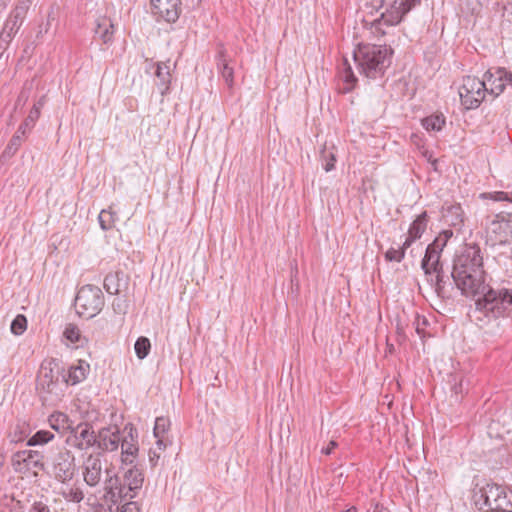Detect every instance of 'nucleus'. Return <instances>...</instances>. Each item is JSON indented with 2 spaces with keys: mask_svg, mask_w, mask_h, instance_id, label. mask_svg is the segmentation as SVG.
I'll return each instance as SVG.
<instances>
[{
  "mask_svg": "<svg viewBox=\"0 0 512 512\" xmlns=\"http://www.w3.org/2000/svg\"><path fill=\"white\" fill-rule=\"evenodd\" d=\"M441 250L434 248L430 245L427 246L425 255L421 262V268L423 269L425 275H431L432 271H437V269L442 268V264L440 263Z\"/></svg>",
  "mask_w": 512,
  "mask_h": 512,
  "instance_id": "6ab92c4d",
  "label": "nucleus"
},
{
  "mask_svg": "<svg viewBox=\"0 0 512 512\" xmlns=\"http://www.w3.org/2000/svg\"><path fill=\"white\" fill-rule=\"evenodd\" d=\"M445 117L443 114H436L431 115L422 120V126L427 131H435L438 132L442 130L443 126L445 125Z\"/></svg>",
  "mask_w": 512,
  "mask_h": 512,
  "instance_id": "2f4dec72",
  "label": "nucleus"
},
{
  "mask_svg": "<svg viewBox=\"0 0 512 512\" xmlns=\"http://www.w3.org/2000/svg\"><path fill=\"white\" fill-rule=\"evenodd\" d=\"M121 441L120 430L117 426L101 428L97 433V446L102 451L113 452L119 447Z\"/></svg>",
  "mask_w": 512,
  "mask_h": 512,
  "instance_id": "f8f14e48",
  "label": "nucleus"
},
{
  "mask_svg": "<svg viewBox=\"0 0 512 512\" xmlns=\"http://www.w3.org/2000/svg\"><path fill=\"white\" fill-rule=\"evenodd\" d=\"M52 475L61 483H67L73 479L76 471L75 456L70 450L59 451L52 459Z\"/></svg>",
  "mask_w": 512,
  "mask_h": 512,
  "instance_id": "6e6552de",
  "label": "nucleus"
},
{
  "mask_svg": "<svg viewBox=\"0 0 512 512\" xmlns=\"http://www.w3.org/2000/svg\"><path fill=\"white\" fill-rule=\"evenodd\" d=\"M36 121L29 120V116L25 119V121L19 126L18 132H21L22 135L26 134L27 129H31Z\"/></svg>",
  "mask_w": 512,
  "mask_h": 512,
  "instance_id": "8fccbe9b",
  "label": "nucleus"
},
{
  "mask_svg": "<svg viewBox=\"0 0 512 512\" xmlns=\"http://www.w3.org/2000/svg\"><path fill=\"white\" fill-rule=\"evenodd\" d=\"M104 306L102 290L94 285L80 288L75 298V307L81 317L90 319L100 313Z\"/></svg>",
  "mask_w": 512,
  "mask_h": 512,
  "instance_id": "20e7f679",
  "label": "nucleus"
},
{
  "mask_svg": "<svg viewBox=\"0 0 512 512\" xmlns=\"http://www.w3.org/2000/svg\"><path fill=\"white\" fill-rule=\"evenodd\" d=\"M75 439H82L85 444L95 445L97 443V434L92 430L91 426L87 423L79 424L75 430Z\"/></svg>",
  "mask_w": 512,
  "mask_h": 512,
  "instance_id": "a878e982",
  "label": "nucleus"
},
{
  "mask_svg": "<svg viewBox=\"0 0 512 512\" xmlns=\"http://www.w3.org/2000/svg\"><path fill=\"white\" fill-rule=\"evenodd\" d=\"M24 20L14 18L13 14H10L6 20L3 30L0 34V41L8 44L13 36L18 32Z\"/></svg>",
  "mask_w": 512,
  "mask_h": 512,
  "instance_id": "5701e85b",
  "label": "nucleus"
},
{
  "mask_svg": "<svg viewBox=\"0 0 512 512\" xmlns=\"http://www.w3.org/2000/svg\"><path fill=\"white\" fill-rule=\"evenodd\" d=\"M93 445L85 444V441L82 439L76 440L74 443V447H76L79 450H87L88 448L92 447Z\"/></svg>",
  "mask_w": 512,
  "mask_h": 512,
  "instance_id": "6e6d98bb",
  "label": "nucleus"
},
{
  "mask_svg": "<svg viewBox=\"0 0 512 512\" xmlns=\"http://www.w3.org/2000/svg\"><path fill=\"white\" fill-rule=\"evenodd\" d=\"M119 512H140V507L135 501H127L121 505Z\"/></svg>",
  "mask_w": 512,
  "mask_h": 512,
  "instance_id": "49530a36",
  "label": "nucleus"
},
{
  "mask_svg": "<svg viewBox=\"0 0 512 512\" xmlns=\"http://www.w3.org/2000/svg\"><path fill=\"white\" fill-rule=\"evenodd\" d=\"M157 438V441H156V448L157 450L159 451H164L166 446H167V443L165 441V438L164 436H159V437H156Z\"/></svg>",
  "mask_w": 512,
  "mask_h": 512,
  "instance_id": "5fc2aeb1",
  "label": "nucleus"
},
{
  "mask_svg": "<svg viewBox=\"0 0 512 512\" xmlns=\"http://www.w3.org/2000/svg\"><path fill=\"white\" fill-rule=\"evenodd\" d=\"M337 445H338V444H337V442H336V441L331 440V441L329 442V444H328V446H327V447L322 448L321 452H322L323 454H325V455H330V454L332 453L333 449L337 447Z\"/></svg>",
  "mask_w": 512,
  "mask_h": 512,
  "instance_id": "864d4df0",
  "label": "nucleus"
},
{
  "mask_svg": "<svg viewBox=\"0 0 512 512\" xmlns=\"http://www.w3.org/2000/svg\"><path fill=\"white\" fill-rule=\"evenodd\" d=\"M63 335L68 341L76 344L77 347H83L88 343L87 338L81 334L78 326L73 323L66 325Z\"/></svg>",
  "mask_w": 512,
  "mask_h": 512,
  "instance_id": "393cba45",
  "label": "nucleus"
},
{
  "mask_svg": "<svg viewBox=\"0 0 512 512\" xmlns=\"http://www.w3.org/2000/svg\"><path fill=\"white\" fill-rule=\"evenodd\" d=\"M160 454H161V451L153 448V449H150L149 451V462L151 463L152 466H156L159 459H160Z\"/></svg>",
  "mask_w": 512,
  "mask_h": 512,
  "instance_id": "de8ad7c7",
  "label": "nucleus"
},
{
  "mask_svg": "<svg viewBox=\"0 0 512 512\" xmlns=\"http://www.w3.org/2000/svg\"><path fill=\"white\" fill-rule=\"evenodd\" d=\"M450 210H451V212H454L457 215V218L460 217V213H459L461 210L460 206H452Z\"/></svg>",
  "mask_w": 512,
  "mask_h": 512,
  "instance_id": "680f3d73",
  "label": "nucleus"
},
{
  "mask_svg": "<svg viewBox=\"0 0 512 512\" xmlns=\"http://www.w3.org/2000/svg\"><path fill=\"white\" fill-rule=\"evenodd\" d=\"M218 69L222 74L223 79L226 84L231 87L233 84V68L229 66L227 59L224 57L223 53H220L218 59Z\"/></svg>",
  "mask_w": 512,
  "mask_h": 512,
  "instance_id": "72a5a7b5",
  "label": "nucleus"
},
{
  "mask_svg": "<svg viewBox=\"0 0 512 512\" xmlns=\"http://www.w3.org/2000/svg\"><path fill=\"white\" fill-rule=\"evenodd\" d=\"M61 495L66 501L80 503L84 499L83 491L76 486L66 487L61 491Z\"/></svg>",
  "mask_w": 512,
  "mask_h": 512,
  "instance_id": "f704fd0d",
  "label": "nucleus"
},
{
  "mask_svg": "<svg viewBox=\"0 0 512 512\" xmlns=\"http://www.w3.org/2000/svg\"><path fill=\"white\" fill-rule=\"evenodd\" d=\"M90 365L85 360H78L76 364L70 366L68 370L66 383L76 385L86 379Z\"/></svg>",
  "mask_w": 512,
  "mask_h": 512,
  "instance_id": "aec40b11",
  "label": "nucleus"
},
{
  "mask_svg": "<svg viewBox=\"0 0 512 512\" xmlns=\"http://www.w3.org/2000/svg\"><path fill=\"white\" fill-rule=\"evenodd\" d=\"M338 76L343 82L340 92L344 94L351 92L357 83V78L346 58H343L342 63L339 65Z\"/></svg>",
  "mask_w": 512,
  "mask_h": 512,
  "instance_id": "f3484780",
  "label": "nucleus"
},
{
  "mask_svg": "<svg viewBox=\"0 0 512 512\" xmlns=\"http://www.w3.org/2000/svg\"><path fill=\"white\" fill-rule=\"evenodd\" d=\"M323 159V168L326 172L331 171L334 168L336 158L333 153L327 152L325 149L321 152Z\"/></svg>",
  "mask_w": 512,
  "mask_h": 512,
  "instance_id": "79ce46f5",
  "label": "nucleus"
},
{
  "mask_svg": "<svg viewBox=\"0 0 512 512\" xmlns=\"http://www.w3.org/2000/svg\"><path fill=\"white\" fill-rule=\"evenodd\" d=\"M21 145V138L18 137V135H14L9 144L7 145L4 155H13L18 150L19 146Z\"/></svg>",
  "mask_w": 512,
  "mask_h": 512,
  "instance_id": "37998d69",
  "label": "nucleus"
},
{
  "mask_svg": "<svg viewBox=\"0 0 512 512\" xmlns=\"http://www.w3.org/2000/svg\"><path fill=\"white\" fill-rule=\"evenodd\" d=\"M416 332L419 334V335H422L423 333V330L424 328L422 326H426L427 324V320L425 318H423L421 321H420V318L417 317L416 318Z\"/></svg>",
  "mask_w": 512,
  "mask_h": 512,
  "instance_id": "603ef678",
  "label": "nucleus"
},
{
  "mask_svg": "<svg viewBox=\"0 0 512 512\" xmlns=\"http://www.w3.org/2000/svg\"><path fill=\"white\" fill-rule=\"evenodd\" d=\"M29 8L30 6L19 1L14 10L11 12V14L14 15V18L24 20Z\"/></svg>",
  "mask_w": 512,
  "mask_h": 512,
  "instance_id": "c03bdc74",
  "label": "nucleus"
},
{
  "mask_svg": "<svg viewBox=\"0 0 512 512\" xmlns=\"http://www.w3.org/2000/svg\"><path fill=\"white\" fill-rule=\"evenodd\" d=\"M129 428L128 436L121 439V450H122V461L124 463H132L133 459L135 458L137 452H138V445H137V431L132 427V425H126L125 430Z\"/></svg>",
  "mask_w": 512,
  "mask_h": 512,
  "instance_id": "dca6fc26",
  "label": "nucleus"
},
{
  "mask_svg": "<svg viewBox=\"0 0 512 512\" xmlns=\"http://www.w3.org/2000/svg\"><path fill=\"white\" fill-rule=\"evenodd\" d=\"M150 340L146 337H139L134 345L135 353L139 359H144L150 352Z\"/></svg>",
  "mask_w": 512,
  "mask_h": 512,
  "instance_id": "c9c22d12",
  "label": "nucleus"
},
{
  "mask_svg": "<svg viewBox=\"0 0 512 512\" xmlns=\"http://www.w3.org/2000/svg\"><path fill=\"white\" fill-rule=\"evenodd\" d=\"M488 91L485 83L477 77L467 76L463 79V83L459 89V95L462 105L466 109H475L485 98Z\"/></svg>",
  "mask_w": 512,
  "mask_h": 512,
  "instance_id": "423d86ee",
  "label": "nucleus"
},
{
  "mask_svg": "<svg viewBox=\"0 0 512 512\" xmlns=\"http://www.w3.org/2000/svg\"><path fill=\"white\" fill-rule=\"evenodd\" d=\"M153 12L167 22H175L180 14V0H150Z\"/></svg>",
  "mask_w": 512,
  "mask_h": 512,
  "instance_id": "ddd939ff",
  "label": "nucleus"
},
{
  "mask_svg": "<svg viewBox=\"0 0 512 512\" xmlns=\"http://www.w3.org/2000/svg\"><path fill=\"white\" fill-rule=\"evenodd\" d=\"M420 4L421 0H387L386 10L381 17L388 25H398L410 11Z\"/></svg>",
  "mask_w": 512,
  "mask_h": 512,
  "instance_id": "1a4fd4ad",
  "label": "nucleus"
},
{
  "mask_svg": "<svg viewBox=\"0 0 512 512\" xmlns=\"http://www.w3.org/2000/svg\"><path fill=\"white\" fill-rule=\"evenodd\" d=\"M24 438H26V434H25V432L21 431L20 436H17V434L15 433L14 436L12 437L11 441L19 442V441H22Z\"/></svg>",
  "mask_w": 512,
  "mask_h": 512,
  "instance_id": "bf43d9fd",
  "label": "nucleus"
},
{
  "mask_svg": "<svg viewBox=\"0 0 512 512\" xmlns=\"http://www.w3.org/2000/svg\"><path fill=\"white\" fill-rule=\"evenodd\" d=\"M428 222V216L426 212L421 213L417 218L411 223L408 236L404 241V248H408L411 244L420 239L424 231L426 230Z\"/></svg>",
  "mask_w": 512,
  "mask_h": 512,
  "instance_id": "a211bd4d",
  "label": "nucleus"
},
{
  "mask_svg": "<svg viewBox=\"0 0 512 512\" xmlns=\"http://www.w3.org/2000/svg\"><path fill=\"white\" fill-rule=\"evenodd\" d=\"M122 481L128 486V490L140 491L144 482V474L137 467H131L124 472Z\"/></svg>",
  "mask_w": 512,
  "mask_h": 512,
  "instance_id": "4be33fe9",
  "label": "nucleus"
},
{
  "mask_svg": "<svg viewBox=\"0 0 512 512\" xmlns=\"http://www.w3.org/2000/svg\"><path fill=\"white\" fill-rule=\"evenodd\" d=\"M387 0H369L366 5L370 6L371 10L378 11L384 7Z\"/></svg>",
  "mask_w": 512,
  "mask_h": 512,
  "instance_id": "09e8293b",
  "label": "nucleus"
},
{
  "mask_svg": "<svg viewBox=\"0 0 512 512\" xmlns=\"http://www.w3.org/2000/svg\"><path fill=\"white\" fill-rule=\"evenodd\" d=\"M123 273H110L104 279V288L109 294L115 295L120 292L121 281L123 280Z\"/></svg>",
  "mask_w": 512,
  "mask_h": 512,
  "instance_id": "c756f323",
  "label": "nucleus"
},
{
  "mask_svg": "<svg viewBox=\"0 0 512 512\" xmlns=\"http://www.w3.org/2000/svg\"><path fill=\"white\" fill-rule=\"evenodd\" d=\"M104 499L110 501L113 505L120 504L123 501L131 500L138 495L136 490H128L125 482L118 477H110L105 481Z\"/></svg>",
  "mask_w": 512,
  "mask_h": 512,
  "instance_id": "9d476101",
  "label": "nucleus"
},
{
  "mask_svg": "<svg viewBox=\"0 0 512 512\" xmlns=\"http://www.w3.org/2000/svg\"><path fill=\"white\" fill-rule=\"evenodd\" d=\"M392 50L387 46L365 44L360 45L353 53L354 61L361 74L367 78L381 77L391 63Z\"/></svg>",
  "mask_w": 512,
  "mask_h": 512,
  "instance_id": "f03ea898",
  "label": "nucleus"
},
{
  "mask_svg": "<svg viewBox=\"0 0 512 512\" xmlns=\"http://www.w3.org/2000/svg\"><path fill=\"white\" fill-rule=\"evenodd\" d=\"M43 454L37 450H20L12 454L11 466L13 470L22 475H37L44 470Z\"/></svg>",
  "mask_w": 512,
  "mask_h": 512,
  "instance_id": "39448f33",
  "label": "nucleus"
},
{
  "mask_svg": "<svg viewBox=\"0 0 512 512\" xmlns=\"http://www.w3.org/2000/svg\"><path fill=\"white\" fill-rule=\"evenodd\" d=\"M19 1L24 3V4H26V5H28V6H31V4L33 2V0H19Z\"/></svg>",
  "mask_w": 512,
  "mask_h": 512,
  "instance_id": "69168bd1",
  "label": "nucleus"
},
{
  "mask_svg": "<svg viewBox=\"0 0 512 512\" xmlns=\"http://www.w3.org/2000/svg\"><path fill=\"white\" fill-rule=\"evenodd\" d=\"M68 421V416L62 412H54L48 418L50 427L57 432L65 431L68 428Z\"/></svg>",
  "mask_w": 512,
  "mask_h": 512,
  "instance_id": "7c9ffc66",
  "label": "nucleus"
},
{
  "mask_svg": "<svg viewBox=\"0 0 512 512\" xmlns=\"http://www.w3.org/2000/svg\"><path fill=\"white\" fill-rule=\"evenodd\" d=\"M451 277L462 295L474 298L476 310L488 319L505 317L512 312V290L495 289L486 282L487 275L477 246H466L455 255Z\"/></svg>",
  "mask_w": 512,
  "mask_h": 512,
  "instance_id": "f257e3e1",
  "label": "nucleus"
},
{
  "mask_svg": "<svg viewBox=\"0 0 512 512\" xmlns=\"http://www.w3.org/2000/svg\"><path fill=\"white\" fill-rule=\"evenodd\" d=\"M15 508H17V509H18V511H17V512H24V511H23V509H22V507H21V503H20V501H16V503H15Z\"/></svg>",
  "mask_w": 512,
  "mask_h": 512,
  "instance_id": "e2e57ef3",
  "label": "nucleus"
},
{
  "mask_svg": "<svg viewBox=\"0 0 512 512\" xmlns=\"http://www.w3.org/2000/svg\"><path fill=\"white\" fill-rule=\"evenodd\" d=\"M27 328V319L24 315H17L11 323V332L15 335H21Z\"/></svg>",
  "mask_w": 512,
  "mask_h": 512,
  "instance_id": "4c0bfd02",
  "label": "nucleus"
},
{
  "mask_svg": "<svg viewBox=\"0 0 512 512\" xmlns=\"http://www.w3.org/2000/svg\"><path fill=\"white\" fill-rule=\"evenodd\" d=\"M102 476L100 455H89L83 464V478L87 485L94 487L99 484Z\"/></svg>",
  "mask_w": 512,
  "mask_h": 512,
  "instance_id": "4468645a",
  "label": "nucleus"
},
{
  "mask_svg": "<svg viewBox=\"0 0 512 512\" xmlns=\"http://www.w3.org/2000/svg\"><path fill=\"white\" fill-rule=\"evenodd\" d=\"M170 428V420L164 416L157 417L153 433L155 437L164 436Z\"/></svg>",
  "mask_w": 512,
  "mask_h": 512,
  "instance_id": "e433bc0d",
  "label": "nucleus"
},
{
  "mask_svg": "<svg viewBox=\"0 0 512 512\" xmlns=\"http://www.w3.org/2000/svg\"><path fill=\"white\" fill-rule=\"evenodd\" d=\"M28 512H51V510L46 502L42 500H36L31 504Z\"/></svg>",
  "mask_w": 512,
  "mask_h": 512,
  "instance_id": "a18cd8bd",
  "label": "nucleus"
},
{
  "mask_svg": "<svg viewBox=\"0 0 512 512\" xmlns=\"http://www.w3.org/2000/svg\"><path fill=\"white\" fill-rule=\"evenodd\" d=\"M95 34L105 44L112 42L114 30H113V24H112L111 20L106 17L99 18L97 20Z\"/></svg>",
  "mask_w": 512,
  "mask_h": 512,
  "instance_id": "b1692460",
  "label": "nucleus"
},
{
  "mask_svg": "<svg viewBox=\"0 0 512 512\" xmlns=\"http://www.w3.org/2000/svg\"><path fill=\"white\" fill-rule=\"evenodd\" d=\"M371 512H389L382 504L375 503Z\"/></svg>",
  "mask_w": 512,
  "mask_h": 512,
  "instance_id": "13d9d810",
  "label": "nucleus"
},
{
  "mask_svg": "<svg viewBox=\"0 0 512 512\" xmlns=\"http://www.w3.org/2000/svg\"><path fill=\"white\" fill-rule=\"evenodd\" d=\"M428 277V281L434 287L435 292L438 296L444 297L445 294V285L446 279L443 271V267L437 269V271H432L431 275H426Z\"/></svg>",
  "mask_w": 512,
  "mask_h": 512,
  "instance_id": "cd10ccee",
  "label": "nucleus"
},
{
  "mask_svg": "<svg viewBox=\"0 0 512 512\" xmlns=\"http://www.w3.org/2000/svg\"><path fill=\"white\" fill-rule=\"evenodd\" d=\"M55 435L48 430H38L32 436H30L26 442L29 447L43 446L53 441Z\"/></svg>",
  "mask_w": 512,
  "mask_h": 512,
  "instance_id": "c85d7f7f",
  "label": "nucleus"
},
{
  "mask_svg": "<svg viewBox=\"0 0 512 512\" xmlns=\"http://www.w3.org/2000/svg\"><path fill=\"white\" fill-rule=\"evenodd\" d=\"M15 135H18V137H20V138L22 139V136H23V135L21 134V132H18V131H17Z\"/></svg>",
  "mask_w": 512,
  "mask_h": 512,
  "instance_id": "338daca9",
  "label": "nucleus"
},
{
  "mask_svg": "<svg viewBox=\"0 0 512 512\" xmlns=\"http://www.w3.org/2000/svg\"><path fill=\"white\" fill-rule=\"evenodd\" d=\"M406 249L407 248H404V244L398 249L390 248L385 253V259L387 261L401 262L405 256Z\"/></svg>",
  "mask_w": 512,
  "mask_h": 512,
  "instance_id": "ea45409f",
  "label": "nucleus"
},
{
  "mask_svg": "<svg viewBox=\"0 0 512 512\" xmlns=\"http://www.w3.org/2000/svg\"><path fill=\"white\" fill-rule=\"evenodd\" d=\"M27 99H28V95H27L24 91H22V92L20 93V95L18 96V98H17V101H16V104H15V107H17V106H19V105H23V104H25V102L27 101Z\"/></svg>",
  "mask_w": 512,
  "mask_h": 512,
  "instance_id": "4d7b16f0",
  "label": "nucleus"
},
{
  "mask_svg": "<svg viewBox=\"0 0 512 512\" xmlns=\"http://www.w3.org/2000/svg\"><path fill=\"white\" fill-rule=\"evenodd\" d=\"M491 245H502L512 240V214L497 215L486 227Z\"/></svg>",
  "mask_w": 512,
  "mask_h": 512,
  "instance_id": "0eeeda50",
  "label": "nucleus"
},
{
  "mask_svg": "<svg viewBox=\"0 0 512 512\" xmlns=\"http://www.w3.org/2000/svg\"><path fill=\"white\" fill-rule=\"evenodd\" d=\"M504 488L505 487L495 483L486 484L481 487L477 493H475V503H483L489 508V510H491L498 497L503 494Z\"/></svg>",
  "mask_w": 512,
  "mask_h": 512,
  "instance_id": "2eb2a0df",
  "label": "nucleus"
},
{
  "mask_svg": "<svg viewBox=\"0 0 512 512\" xmlns=\"http://www.w3.org/2000/svg\"><path fill=\"white\" fill-rule=\"evenodd\" d=\"M494 200H496V201L509 200L512 202V194L509 195L506 192H496L494 195Z\"/></svg>",
  "mask_w": 512,
  "mask_h": 512,
  "instance_id": "3c124183",
  "label": "nucleus"
},
{
  "mask_svg": "<svg viewBox=\"0 0 512 512\" xmlns=\"http://www.w3.org/2000/svg\"><path fill=\"white\" fill-rule=\"evenodd\" d=\"M3 10V1L0 4V12Z\"/></svg>",
  "mask_w": 512,
  "mask_h": 512,
  "instance_id": "774afa93",
  "label": "nucleus"
},
{
  "mask_svg": "<svg viewBox=\"0 0 512 512\" xmlns=\"http://www.w3.org/2000/svg\"><path fill=\"white\" fill-rule=\"evenodd\" d=\"M342 512H358V509L355 506H351L350 508H348Z\"/></svg>",
  "mask_w": 512,
  "mask_h": 512,
  "instance_id": "0e129e2a",
  "label": "nucleus"
},
{
  "mask_svg": "<svg viewBox=\"0 0 512 512\" xmlns=\"http://www.w3.org/2000/svg\"><path fill=\"white\" fill-rule=\"evenodd\" d=\"M171 63L167 62H159L157 63L156 69V77L158 79L157 86L162 95L166 94L169 90V85L171 82Z\"/></svg>",
  "mask_w": 512,
  "mask_h": 512,
  "instance_id": "412c9836",
  "label": "nucleus"
},
{
  "mask_svg": "<svg viewBox=\"0 0 512 512\" xmlns=\"http://www.w3.org/2000/svg\"><path fill=\"white\" fill-rule=\"evenodd\" d=\"M46 103V97L42 96L32 107L29 112V120L37 121L41 114V109Z\"/></svg>",
  "mask_w": 512,
  "mask_h": 512,
  "instance_id": "a19ab883",
  "label": "nucleus"
},
{
  "mask_svg": "<svg viewBox=\"0 0 512 512\" xmlns=\"http://www.w3.org/2000/svg\"><path fill=\"white\" fill-rule=\"evenodd\" d=\"M482 82L485 83L486 88H488L487 92L498 96L504 91L507 84L512 86V73L505 68L488 70L484 74Z\"/></svg>",
  "mask_w": 512,
  "mask_h": 512,
  "instance_id": "9b49d317",
  "label": "nucleus"
},
{
  "mask_svg": "<svg viewBox=\"0 0 512 512\" xmlns=\"http://www.w3.org/2000/svg\"><path fill=\"white\" fill-rule=\"evenodd\" d=\"M49 30V22H47L44 26L43 25H40V30H39V34L41 33H47Z\"/></svg>",
  "mask_w": 512,
  "mask_h": 512,
  "instance_id": "052dcab7",
  "label": "nucleus"
},
{
  "mask_svg": "<svg viewBox=\"0 0 512 512\" xmlns=\"http://www.w3.org/2000/svg\"><path fill=\"white\" fill-rule=\"evenodd\" d=\"M117 214L110 206L108 209H103L99 214V224L103 230H109L114 227L117 220Z\"/></svg>",
  "mask_w": 512,
  "mask_h": 512,
  "instance_id": "473e14b6",
  "label": "nucleus"
},
{
  "mask_svg": "<svg viewBox=\"0 0 512 512\" xmlns=\"http://www.w3.org/2000/svg\"><path fill=\"white\" fill-rule=\"evenodd\" d=\"M487 512H512V491H508L505 487L503 494L498 497L491 510Z\"/></svg>",
  "mask_w": 512,
  "mask_h": 512,
  "instance_id": "bb28decb",
  "label": "nucleus"
},
{
  "mask_svg": "<svg viewBox=\"0 0 512 512\" xmlns=\"http://www.w3.org/2000/svg\"><path fill=\"white\" fill-rule=\"evenodd\" d=\"M59 376L60 368L54 360L41 364L36 388L44 405H53L60 400Z\"/></svg>",
  "mask_w": 512,
  "mask_h": 512,
  "instance_id": "7ed1b4c3",
  "label": "nucleus"
},
{
  "mask_svg": "<svg viewBox=\"0 0 512 512\" xmlns=\"http://www.w3.org/2000/svg\"><path fill=\"white\" fill-rule=\"evenodd\" d=\"M452 235L453 232L451 230H444L429 245L442 251Z\"/></svg>",
  "mask_w": 512,
  "mask_h": 512,
  "instance_id": "58836bf2",
  "label": "nucleus"
}]
</instances>
